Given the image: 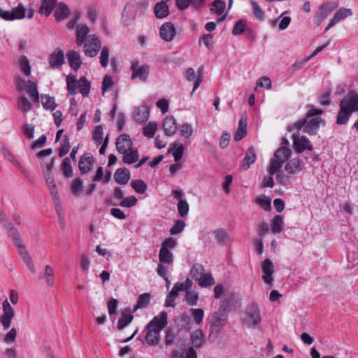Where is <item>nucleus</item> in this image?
I'll list each match as a JSON object with an SVG mask.
<instances>
[{
    "label": "nucleus",
    "mask_w": 358,
    "mask_h": 358,
    "mask_svg": "<svg viewBox=\"0 0 358 358\" xmlns=\"http://www.w3.org/2000/svg\"><path fill=\"white\" fill-rule=\"evenodd\" d=\"M41 102L43 107L46 110H53L57 106L55 99L48 94L41 95Z\"/></svg>",
    "instance_id": "nucleus-44"
},
{
    "label": "nucleus",
    "mask_w": 358,
    "mask_h": 358,
    "mask_svg": "<svg viewBox=\"0 0 358 358\" xmlns=\"http://www.w3.org/2000/svg\"><path fill=\"white\" fill-rule=\"evenodd\" d=\"M56 4V0H43L39 8V13L45 17L49 16Z\"/></svg>",
    "instance_id": "nucleus-30"
},
{
    "label": "nucleus",
    "mask_w": 358,
    "mask_h": 358,
    "mask_svg": "<svg viewBox=\"0 0 358 358\" xmlns=\"http://www.w3.org/2000/svg\"><path fill=\"white\" fill-rule=\"evenodd\" d=\"M130 185L136 193L141 194H144L148 188L146 183L141 179L132 180Z\"/></svg>",
    "instance_id": "nucleus-45"
},
{
    "label": "nucleus",
    "mask_w": 358,
    "mask_h": 358,
    "mask_svg": "<svg viewBox=\"0 0 358 358\" xmlns=\"http://www.w3.org/2000/svg\"><path fill=\"white\" fill-rule=\"evenodd\" d=\"M225 7L226 3L223 0H215L213 2L210 10L217 15H221L223 13Z\"/></svg>",
    "instance_id": "nucleus-53"
},
{
    "label": "nucleus",
    "mask_w": 358,
    "mask_h": 358,
    "mask_svg": "<svg viewBox=\"0 0 358 358\" xmlns=\"http://www.w3.org/2000/svg\"><path fill=\"white\" fill-rule=\"evenodd\" d=\"M17 248H18L19 254L21 256L23 262L27 265V268L32 272L35 271V266L32 262L31 258L29 256L27 250L25 247L22 245V242L17 243L15 244Z\"/></svg>",
    "instance_id": "nucleus-21"
},
{
    "label": "nucleus",
    "mask_w": 358,
    "mask_h": 358,
    "mask_svg": "<svg viewBox=\"0 0 358 358\" xmlns=\"http://www.w3.org/2000/svg\"><path fill=\"white\" fill-rule=\"evenodd\" d=\"M123 155L122 162L124 164H131L138 160L139 155L136 148H132Z\"/></svg>",
    "instance_id": "nucleus-33"
},
{
    "label": "nucleus",
    "mask_w": 358,
    "mask_h": 358,
    "mask_svg": "<svg viewBox=\"0 0 358 358\" xmlns=\"http://www.w3.org/2000/svg\"><path fill=\"white\" fill-rule=\"evenodd\" d=\"M71 145L69 142V138L67 136H64V138L62 141L61 146L59 148V157H63L66 155L70 150Z\"/></svg>",
    "instance_id": "nucleus-55"
},
{
    "label": "nucleus",
    "mask_w": 358,
    "mask_h": 358,
    "mask_svg": "<svg viewBox=\"0 0 358 358\" xmlns=\"http://www.w3.org/2000/svg\"><path fill=\"white\" fill-rule=\"evenodd\" d=\"M78 88L83 96H87L90 92V82L85 76L81 77L78 80Z\"/></svg>",
    "instance_id": "nucleus-42"
},
{
    "label": "nucleus",
    "mask_w": 358,
    "mask_h": 358,
    "mask_svg": "<svg viewBox=\"0 0 358 358\" xmlns=\"http://www.w3.org/2000/svg\"><path fill=\"white\" fill-rule=\"evenodd\" d=\"M234 294H231L229 296L227 294L224 295V299L221 301L220 307L218 311H221L222 313H226L229 307L230 306L231 301L233 300Z\"/></svg>",
    "instance_id": "nucleus-62"
},
{
    "label": "nucleus",
    "mask_w": 358,
    "mask_h": 358,
    "mask_svg": "<svg viewBox=\"0 0 358 358\" xmlns=\"http://www.w3.org/2000/svg\"><path fill=\"white\" fill-rule=\"evenodd\" d=\"M257 158L255 149L254 146L251 145L246 151L245 157L243 160L242 167L244 170L249 169L250 166L253 164Z\"/></svg>",
    "instance_id": "nucleus-26"
},
{
    "label": "nucleus",
    "mask_w": 358,
    "mask_h": 358,
    "mask_svg": "<svg viewBox=\"0 0 358 358\" xmlns=\"http://www.w3.org/2000/svg\"><path fill=\"white\" fill-rule=\"evenodd\" d=\"M171 150H173V156L174 157V161L176 162H178L182 157L184 145L179 141H175L173 143H171L170 145L169 152H170Z\"/></svg>",
    "instance_id": "nucleus-31"
},
{
    "label": "nucleus",
    "mask_w": 358,
    "mask_h": 358,
    "mask_svg": "<svg viewBox=\"0 0 358 358\" xmlns=\"http://www.w3.org/2000/svg\"><path fill=\"white\" fill-rule=\"evenodd\" d=\"M185 227V223L182 220L175 221L173 227L170 229L169 232L171 235H176L181 233Z\"/></svg>",
    "instance_id": "nucleus-57"
},
{
    "label": "nucleus",
    "mask_w": 358,
    "mask_h": 358,
    "mask_svg": "<svg viewBox=\"0 0 358 358\" xmlns=\"http://www.w3.org/2000/svg\"><path fill=\"white\" fill-rule=\"evenodd\" d=\"M94 159L91 153H85L81 156L79 163L78 168L81 174H85L92 170L94 165Z\"/></svg>",
    "instance_id": "nucleus-14"
},
{
    "label": "nucleus",
    "mask_w": 358,
    "mask_h": 358,
    "mask_svg": "<svg viewBox=\"0 0 358 358\" xmlns=\"http://www.w3.org/2000/svg\"><path fill=\"white\" fill-rule=\"evenodd\" d=\"M216 242L220 245H226L230 240L229 234L224 229H217L213 231Z\"/></svg>",
    "instance_id": "nucleus-32"
},
{
    "label": "nucleus",
    "mask_w": 358,
    "mask_h": 358,
    "mask_svg": "<svg viewBox=\"0 0 358 358\" xmlns=\"http://www.w3.org/2000/svg\"><path fill=\"white\" fill-rule=\"evenodd\" d=\"M3 314L0 317V322L4 329H8L11 325V321L15 316V310L6 299L2 303Z\"/></svg>",
    "instance_id": "nucleus-8"
},
{
    "label": "nucleus",
    "mask_w": 358,
    "mask_h": 358,
    "mask_svg": "<svg viewBox=\"0 0 358 358\" xmlns=\"http://www.w3.org/2000/svg\"><path fill=\"white\" fill-rule=\"evenodd\" d=\"M71 192L73 195H80L83 192V181L80 178L74 179L71 185Z\"/></svg>",
    "instance_id": "nucleus-60"
},
{
    "label": "nucleus",
    "mask_w": 358,
    "mask_h": 358,
    "mask_svg": "<svg viewBox=\"0 0 358 358\" xmlns=\"http://www.w3.org/2000/svg\"><path fill=\"white\" fill-rule=\"evenodd\" d=\"M245 324L249 327H255L261 322V316L259 308L252 306L244 319Z\"/></svg>",
    "instance_id": "nucleus-11"
},
{
    "label": "nucleus",
    "mask_w": 358,
    "mask_h": 358,
    "mask_svg": "<svg viewBox=\"0 0 358 358\" xmlns=\"http://www.w3.org/2000/svg\"><path fill=\"white\" fill-rule=\"evenodd\" d=\"M246 28V21L245 20H238L235 23L231 34L234 36L242 34L244 33Z\"/></svg>",
    "instance_id": "nucleus-52"
},
{
    "label": "nucleus",
    "mask_w": 358,
    "mask_h": 358,
    "mask_svg": "<svg viewBox=\"0 0 358 358\" xmlns=\"http://www.w3.org/2000/svg\"><path fill=\"white\" fill-rule=\"evenodd\" d=\"M3 155L10 162H12L19 170H20L24 174H25L26 171L24 168L20 165L18 161H17L13 156V155L10 152V151L6 148H3Z\"/></svg>",
    "instance_id": "nucleus-54"
},
{
    "label": "nucleus",
    "mask_w": 358,
    "mask_h": 358,
    "mask_svg": "<svg viewBox=\"0 0 358 358\" xmlns=\"http://www.w3.org/2000/svg\"><path fill=\"white\" fill-rule=\"evenodd\" d=\"M352 15V10L350 8H339L334 14V17L329 22V25L325 29V31H327L331 27H333L335 24L339 22L341 20H344L345 17L350 16Z\"/></svg>",
    "instance_id": "nucleus-17"
},
{
    "label": "nucleus",
    "mask_w": 358,
    "mask_h": 358,
    "mask_svg": "<svg viewBox=\"0 0 358 358\" xmlns=\"http://www.w3.org/2000/svg\"><path fill=\"white\" fill-rule=\"evenodd\" d=\"M199 280V285L202 287H208L212 286L215 283V280L210 273H205L202 275Z\"/></svg>",
    "instance_id": "nucleus-48"
},
{
    "label": "nucleus",
    "mask_w": 358,
    "mask_h": 358,
    "mask_svg": "<svg viewBox=\"0 0 358 358\" xmlns=\"http://www.w3.org/2000/svg\"><path fill=\"white\" fill-rule=\"evenodd\" d=\"M292 155V150L287 147H280L275 152L274 156L275 159L285 162Z\"/></svg>",
    "instance_id": "nucleus-38"
},
{
    "label": "nucleus",
    "mask_w": 358,
    "mask_h": 358,
    "mask_svg": "<svg viewBox=\"0 0 358 358\" xmlns=\"http://www.w3.org/2000/svg\"><path fill=\"white\" fill-rule=\"evenodd\" d=\"M336 6L332 3L327 2L320 5L315 12L313 21L317 26H320L322 21L325 20L329 13L334 9Z\"/></svg>",
    "instance_id": "nucleus-10"
},
{
    "label": "nucleus",
    "mask_w": 358,
    "mask_h": 358,
    "mask_svg": "<svg viewBox=\"0 0 358 358\" xmlns=\"http://www.w3.org/2000/svg\"><path fill=\"white\" fill-rule=\"evenodd\" d=\"M164 130L166 136L173 135L177 129L176 121L172 116L166 117L163 124Z\"/></svg>",
    "instance_id": "nucleus-28"
},
{
    "label": "nucleus",
    "mask_w": 358,
    "mask_h": 358,
    "mask_svg": "<svg viewBox=\"0 0 358 358\" xmlns=\"http://www.w3.org/2000/svg\"><path fill=\"white\" fill-rule=\"evenodd\" d=\"M339 106L347 107L352 113L358 112V93L350 91L340 101Z\"/></svg>",
    "instance_id": "nucleus-9"
},
{
    "label": "nucleus",
    "mask_w": 358,
    "mask_h": 358,
    "mask_svg": "<svg viewBox=\"0 0 358 358\" xmlns=\"http://www.w3.org/2000/svg\"><path fill=\"white\" fill-rule=\"evenodd\" d=\"M284 162L278 159H271L269 164L268 172L271 176L280 171V169L282 167Z\"/></svg>",
    "instance_id": "nucleus-58"
},
{
    "label": "nucleus",
    "mask_w": 358,
    "mask_h": 358,
    "mask_svg": "<svg viewBox=\"0 0 358 358\" xmlns=\"http://www.w3.org/2000/svg\"><path fill=\"white\" fill-rule=\"evenodd\" d=\"M339 108L336 122L338 125L346 124L353 113L351 110H348L347 107L339 106Z\"/></svg>",
    "instance_id": "nucleus-25"
},
{
    "label": "nucleus",
    "mask_w": 358,
    "mask_h": 358,
    "mask_svg": "<svg viewBox=\"0 0 358 358\" xmlns=\"http://www.w3.org/2000/svg\"><path fill=\"white\" fill-rule=\"evenodd\" d=\"M76 43L77 45H83V51L87 57H94L97 55L101 43L95 34H90V28L86 24H79L76 27Z\"/></svg>",
    "instance_id": "nucleus-1"
},
{
    "label": "nucleus",
    "mask_w": 358,
    "mask_h": 358,
    "mask_svg": "<svg viewBox=\"0 0 358 358\" xmlns=\"http://www.w3.org/2000/svg\"><path fill=\"white\" fill-rule=\"evenodd\" d=\"M61 169L64 176L70 178L73 176L72 167L71 161L69 157H66L62 160L61 164Z\"/></svg>",
    "instance_id": "nucleus-49"
},
{
    "label": "nucleus",
    "mask_w": 358,
    "mask_h": 358,
    "mask_svg": "<svg viewBox=\"0 0 358 358\" xmlns=\"http://www.w3.org/2000/svg\"><path fill=\"white\" fill-rule=\"evenodd\" d=\"M227 322V314L221 311L214 312L210 319L209 339L214 341L222 328Z\"/></svg>",
    "instance_id": "nucleus-4"
},
{
    "label": "nucleus",
    "mask_w": 358,
    "mask_h": 358,
    "mask_svg": "<svg viewBox=\"0 0 358 358\" xmlns=\"http://www.w3.org/2000/svg\"><path fill=\"white\" fill-rule=\"evenodd\" d=\"M150 117V110L148 106L142 105L136 108L133 113V117L139 122L143 123L146 122Z\"/></svg>",
    "instance_id": "nucleus-19"
},
{
    "label": "nucleus",
    "mask_w": 358,
    "mask_h": 358,
    "mask_svg": "<svg viewBox=\"0 0 358 358\" xmlns=\"http://www.w3.org/2000/svg\"><path fill=\"white\" fill-rule=\"evenodd\" d=\"M66 57L69 64V66L73 69L77 71L80 69L82 61L80 58V55L78 52L70 50L66 53Z\"/></svg>",
    "instance_id": "nucleus-22"
},
{
    "label": "nucleus",
    "mask_w": 358,
    "mask_h": 358,
    "mask_svg": "<svg viewBox=\"0 0 358 358\" xmlns=\"http://www.w3.org/2000/svg\"><path fill=\"white\" fill-rule=\"evenodd\" d=\"M25 8L22 3H19L16 7L8 10L9 21L15 20H22L25 17Z\"/></svg>",
    "instance_id": "nucleus-29"
},
{
    "label": "nucleus",
    "mask_w": 358,
    "mask_h": 358,
    "mask_svg": "<svg viewBox=\"0 0 358 358\" xmlns=\"http://www.w3.org/2000/svg\"><path fill=\"white\" fill-rule=\"evenodd\" d=\"M70 8L65 3H58L54 13V16L57 22L66 19L70 15Z\"/></svg>",
    "instance_id": "nucleus-20"
},
{
    "label": "nucleus",
    "mask_w": 358,
    "mask_h": 358,
    "mask_svg": "<svg viewBox=\"0 0 358 358\" xmlns=\"http://www.w3.org/2000/svg\"><path fill=\"white\" fill-rule=\"evenodd\" d=\"M192 282L189 278H187L183 282H176L172 288L173 294L178 296L180 291L187 292L192 287Z\"/></svg>",
    "instance_id": "nucleus-37"
},
{
    "label": "nucleus",
    "mask_w": 358,
    "mask_h": 358,
    "mask_svg": "<svg viewBox=\"0 0 358 358\" xmlns=\"http://www.w3.org/2000/svg\"><path fill=\"white\" fill-rule=\"evenodd\" d=\"M321 124L322 126L326 124V122L323 118L308 117L306 115L304 118L297 120L294 124V127L298 130H301L310 136H315L317 134Z\"/></svg>",
    "instance_id": "nucleus-3"
},
{
    "label": "nucleus",
    "mask_w": 358,
    "mask_h": 358,
    "mask_svg": "<svg viewBox=\"0 0 358 358\" xmlns=\"http://www.w3.org/2000/svg\"><path fill=\"white\" fill-rule=\"evenodd\" d=\"M49 64L53 69H58L62 66L64 62V52L57 48L52 54L50 55Z\"/></svg>",
    "instance_id": "nucleus-18"
},
{
    "label": "nucleus",
    "mask_w": 358,
    "mask_h": 358,
    "mask_svg": "<svg viewBox=\"0 0 358 358\" xmlns=\"http://www.w3.org/2000/svg\"><path fill=\"white\" fill-rule=\"evenodd\" d=\"M167 313L162 311L155 316L146 325L145 341L148 345H157L159 341V332L167 325Z\"/></svg>",
    "instance_id": "nucleus-2"
},
{
    "label": "nucleus",
    "mask_w": 358,
    "mask_h": 358,
    "mask_svg": "<svg viewBox=\"0 0 358 358\" xmlns=\"http://www.w3.org/2000/svg\"><path fill=\"white\" fill-rule=\"evenodd\" d=\"M176 34V28L173 23L165 22L159 29V35L165 41H171Z\"/></svg>",
    "instance_id": "nucleus-15"
},
{
    "label": "nucleus",
    "mask_w": 358,
    "mask_h": 358,
    "mask_svg": "<svg viewBox=\"0 0 358 358\" xmlns=\"http://www.w3.org/2000/svg\"><path fill=\"white\" fill-rule=\"evenodd\" d=\"M138 6V3L134 1L128 2L125 5L122 14V20L124 25L128 26L134 20L136 17Z\"/></svg>",
    "instance_id": "nucleus-7"
},
{
    "label": "nucleus",
    "mask_w": 358,
    "mask_h": 358,
    "mask_svg": "<svg viewBox=\"0 0 358 358\" xmlns=\"http://www.w3.org/2000/svg\"><path fill=\"white\" fill-rule=\"evenodd\" d=\"M4 229L7 231L8 236L15 241V244L22 242L18 230L13 226L11 222Z\"/></svg>",
    "instance_id": "nucleus-40"
},
{
    "label": "nucleus",
    "mask_w": 358,
    "mask_h": 358,
    "mask_svg": "<svg viewBox=\"0 0 358 358\" xmlns=\"http://www.w3.org/2000/svg\"><path fill=\"white\" fill-rule=\"evenodd\" d=\"M132 141L128 134L120 135L115 142L116 149L120 154L126 153L128 150L132 149Z\"/></svg>",
    "instance_id": "nucleus-13"
},
{
    "label": "nucleus",
    "mask_w": 358,
    "mask_h": 358,
    "mask_svg": "<svg viewBox=\"0 0 358 358\" xmlns=\"http://www.w3.org/2000/svg\"><path fill=\"white\" fill-rule=\"evenodd\" d=\"M130 71L132 72L131 79H139L142 82H145L150 74V67L148 64H143L138 66V61H132L130 67Z\"/></svg>",
    "instance_id": "nucleus-6"
},
{
    "label": "nucleus",
    "mask_w": 358,
    "mask_h": 358,
    "mask_svg": "<svg viewBox=\"0 0 358 358\" xmlns=\"http://www.w3.org/2000/svg\"><path fill=\"white\" fill-rule=\"evenodd\" d=\"M272 232L273 234L280 233L284 229L283 218L281 215H275L272 220Z\"/></svg>",
    "instance_id": "nucleus-41"
},
{
    "label": "nucleus",
    "mask_w": 358,
    "mask_h": 358,
    "mask_svg": "<svg viewBox=\"0 0 358 358\" xmlns=\"http://www.w3.org/2000/svg\"><path fill=\"white\" fill-rule=\"evenodd\" d=\"M18 108L23 112H28L31 109L32 105L30 101L24 96H21L17 101Z\"/></svg>",
    "instance_id": "nucleus-59"
},
{
    "label": "nucleus",
    "mask_w": 358,
    "mask_h": 358,
    "mask_svg": "<svg viewBox=\"0 0 358 358\" xmlns=\"http://www.w3.org/2000/svg\"><path fill=\"white\" fill-rule=\"evenodd\" d=\"M138 202L135 196H129L123 199L119 205L123 208H131L134 206Z\"/></svg>",
    "instance_id": "nucleus-63"
},
{
    "label": "nucleus",
    "mask_w": 358,
    "mask_h": 358,
    "mask_svg": "<svg viewBox=\"0 0 358 358\" xmlns=\"http://www.w3.org/2000/svg\"><path fill=\"white\" fill-rule=\"evenodd\" d=\"M103 128L101 125H98L94 127L92 131V138L97 145H100L103 141Z\"/></svg>",
    "instance_id": "nucleus-56"
},
{
    "label": "nucleus",
    "mask_w": 358,
    "mask_h": 358,
    "mask_svg": "<svg viewBox=\"0 0 358 358\" xmlns=\"http://www.w3.org/2000/svg\"><path fill=\"white\" fill-rule=\"evenodd\" d=\"M293 144L295 150L299 153H301L306 150L309 151H312L313 150V147L310 145L309 139L305 136L300 137L293 136Z\"/></svg>",
    "instance_id": "nucleus-12"
},
{
    "label": "nucleus",
    "mask_w": 358,
    "mask_h": 358,
    "mask_svg": "<svg viewBox=\"0 0 358 358\" xmlns=\"http://www.w3.org/2000/svg\"><path fill=\"white\" fill-rule=\"evenodd\" d=\"M20 65L21 71L27 76H30L31 67L29 60L26 56H21L20 59Z\"/></svg>",
    "instance_id": "nucleus-61"
},
{
    "label": "nucleus",
    "mask_w": 358,
    "mask_h": 358,
    "mask_svg": "<svg viewBox=\"0 0 358 358\" xmlns=\"http://www.w3.org/2000/svg\"><path fill=\"white\" fill-rule=\"evenodd\" d=\"M151 295L149 293H143L138 296L136 304L134 306V311L139 308H145L150 303Z\"/></svg>",
    "instance_id": "nucleus-34"
},
{
    "label": "nucleus",
    "mask_w": 358,
    "mask_h": 358,
    "mask_svg": "<svg viewBox=\"0 0 358 358\" xmlns=\"http://www.w3.org/2000/svg\"><path fill=\"white\" fill-rule=\"evenodd\" d=\"M134 316L129 313V310L122 312V317L117 322V329L122 330L128 326L133 320Z\"/></svg>",
    "instance_id": "nucleus-35"
},
{
    "label": "nucleus",
    "mask_w": 358,
    "mask_h": 358,
    "mask_svg": "<svg viewBox=\"0 0 358 358\" xmlns=\"http://www.w3.org/2000/svg\"><path fill=\"white\" fill-rule=\"evenodd\" d=\"M130 171L128 169L119 168L114 173V179L119 185H126L130 179Z\"/></svg>",
    "instance_id": "nucleus-23"
},
{
    "label": "nucleus",
    "mask_w": 358,
    "mask_h": 358,
    "mask_svg": "<svg viewBox=\"0 0 358 358\" xmlns=\"http://www.w3.org/2000/svg\"><path fill=\"white\" fill-rule=\"evenodd\" d=\"M177 245L176 240L169 237L162 243L159 253V260L162 264H172L173 262V255L170 250L174 248Z\"/></svg>",
    "instance_id": "nucleus-5"
},
{
    "label": "nucleus",
    "mask_w": 358,
    "mask_h": 358,
    "mask_svg": "<svg viewBox=\"0 0 358 358\" xmlns=\"http://www.w3.org/2000/svg\"><path fill=\"white\" fill-rule=\"evenodd\" d=\"M25 87H26L27 94H29L32 101L35 103H38L39 102V95H38L36 84L31 80H29L27 82V84L26 85Z\"/></svg>",
    "instance_id": "nucleus-36"
},
{
    "label": "nucleus",
    "mask_w": 358,
    "mask_h": 358,
    "mask_svg": "<svg viewBox=\"0 0 358 358\" xmlns=\"http://www.w3.org/2000/svg\"><path fill=\"white\" fill-rule=\"evenodd\" d=\"M109 59V50L106 46H104L101 49L100 55V64L102 67H106L108 64Z\"/></svg>",
    "instance_id": "nucleus-64"
},
{
    "label": "nucleus",
    "mask_w": 358,
    "mask_h": 358,
    "mask_svg": "<svg viewBox=\"0 0 358 358\" xmlns=\"http://www.w3.org/2000/svg\"><path fill=\"white\" fill-rule=\"evenodd\" d=\"M66 84L68 93L70 95H73L76 93L77 88L78 87V80L74 76H68L66 77Z\"/></svg>",
    "instance_id": "nucleus-43"
},
{
    "label": "nucleus",
    "mask_w": 358,
    "mask_h": 358,
    "mask_svg": "<svg viewBox=\"0 0 358 358\" xmlns=\"http://www.w3.org/2000/svg\"><path fill=\"white\" fill-rule=\"evenodd\" d=\"M154 13L157 18L162 19L169 14V8L167 3L164 1L158 2L155 5Z\"/></svg>",
    "instance_id": "nucleus-27"
},
{
    "label": "nucleus",
    "mask_w": 358,
    "mask_h": 358,
    "mask_svg": "<svg viewBox=\"0 0 358 358\" xmlns=\"http://www.w3.org/2000/svg\"><path fill=\"white\" fill-rule=\"evenodd\" d=\"M256 202L266 211H269L271 208V199L264 194L257 198Z\"/></svg>",
    "instance_id": "nucleus-50"
},
{
    "label": "nucleus",
    "mask_w": 358,
    "mask_h": 358,
    "mask_svg": "<svg viewBox=\"0 0 358 358\" xmlns=\"http://www.w3.org/2000/svg\"><path fill=\"white\" fill-rule=\"evenodd\" d=\"M303 169V164L301 159L293 158L285 165V169L289 174H296Z\"/></svg>",
    "instance_id": "nucleus-24"
},
{
    "label": "nucleus",
    "mask_w": 358,
    "mask_h": 358,
    "mask_svg": "<svg viewBox=\"0 0 358 358\" xmlns=\"http://www.w3.org/2000/svg\"><path fill=\"white\" fill-rule=\"evenodd\" d=\"M250 2L252 5V13L255 17L259 21H264L265 20L264 11L255 0H250Z\"/></svg>",
    "instance_id": "nucleus-46"
},
{
    "label": "nucleus",
    "mask_w": 358,
    "mask_h": 358,
    "mask_svg": "<svg viewBox=\"0 0 358 358\" xmlns=\"http://www.w3.org/2000/svg\"><path fill=\"white\" fill-rule=\"evenodd\" d=\"M177 209L180 216L185 217L188 215L189 206L186 200L180 199L177 203Z\"/></svg>",
    "instance_id": "nucleus-47"
},
{
    "label": "nucleus",
    "mask_w": 358,
    "mask_h": 358,
    "mask_svg": "<svg viewBox=\"0 0 358 358\" xmlns=\"http://www.w3.org/2000/svg\"><path fill=\"white\" fill-rule=\"evenodd\" d=\"M157 129V123L154 122H150L145 127H144L143 134L148 138H152L154 137Z\"/></svg>",
    "instance_id": "nucleus-51"
},
{
    "label": "nucleus",
    "mask_w": 358,
    "mask_h": 358,
    "mask_svg": "<svg viewBox=\"0 0 358 358\" xmlns=\"http://www.w3.org/2000/svg\"><path fill=\"white\" fill-rule=\"evenodd\" d=\"M262 268L264 273V281L271 287H272L273 277L272 276L274 273V266L272 262L269 259H265L262 263Z\"/></svg>",
    "instance_id": "nucleus-16"
},
{
    "label": "nucleus",
    "mask_w": 358,
    "mask_h": 358,
    "mask_svg": "<svg viewBox=\"0 0 358 358\" xmlns=\"http://www.w3.org/2000/svg\"><path fill=\"white\" fill-rule=\"evenodd\" d=\"M191 343L195 348H200L203 343V334L201 329L194 331L190 336Z\"/></svg>",
    "instance_id": "nucleus-39"
}]
</instances>
